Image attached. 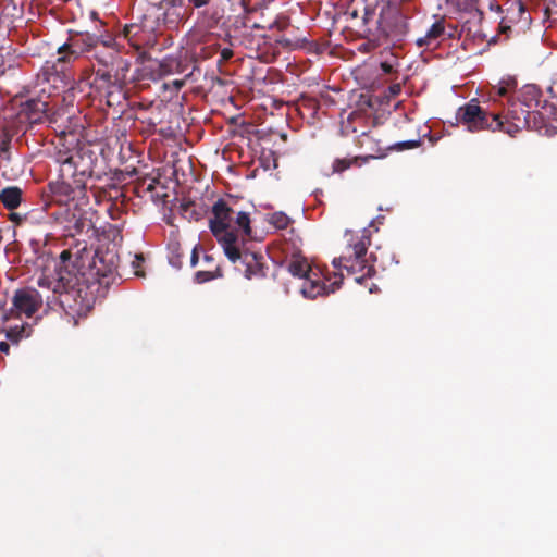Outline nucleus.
Instances as JSON below:
<instances>
[{
  "label": "nucleus",
  "mask_w": 557,
  "mask_h": 557,
  "mask_svg": "<svg viewBox=\"0 0 557 557\" xmlns=\"http://www.w3.org/2000/svg\"><path fill=\"white\" fill-rule=\"evenodd\" d=\"M300 42H301V39H299V38L298 39H289V38H286L285 36H281V40H280L281 47H286L289 49L299 47Z\"/></svg>",
  "instance_id": "obj_26"
},
{
  "label": "nucleus",
  "mask_w": 557,
  "mask_h": 557,
  "mask_svg": "<svg viewBox=\"0 0 557 557\" xmlns=\"http://www.w3.org/2000/svg\"><path fill=\"white\" fill-rule=\"evenodd\" d=\"M96 78H99L107 84H112V75L109 71H103V72H101L100 70L97 71Z\"/></svg>",
  "instance_id": "obj_28"
},
{
  "label": "nucleus",
  "mask_w": 557,
  "mask_h": 557,
  "mask_svg": "<svg viewBox=\"0 0 557 557\" xmlns=\"http://www.w3.org/2000/svg\"><path fill=\"white\" fill-rule=\"evenodd\" d=\"M235 224V231L239 234V237H243L246 240V237L251 234L249 214L244 211L237 212Z\"/></svg>",
  "instance_id": "obj_17"
},
{
  "label": "nucleus",
  "mask_w": 557,
  "mask_h": 557,
  "mask_svg": "<svg viewBox=\"0 0 557 557\" xmlns=\"http://www.w3.org/2000/svg\"><path fill=\"white\" fill-rule=\"evenodd\" d=\"M0 348H9V344L4 341L0 342Z\"/></svg>",
  "instance_id": "obj_38"
},
{
  "label": "nucleus",
  "mask_w": 557,
  "mask_h": 557,
  "mask_svg": "<svg viewBox=\"0 0 557 557\" xmlns=\"http://www.w3.org/2000/svg\"><path fill=\"white\" fill-rule=\"evenodd\" d=\"M141 260H143L141 258H139L138 256H136V260H135V261H133V265H134V267H137Z\"/></svg>",
  "instance_id": "obj_37"
},
{
  "label": "nucleus",
  "mask_w": 557,
  "mask_h": 557,
  "mask_svg": "<svg viewBox=\"0 0 557 557\" xmlns=\"http://www.w3.org/2000/svg\"><path fill=\"white\" fill-rule=\"evenodd\" d=\"M553 3H554L555 5H557V0H553Z\"/></svg>",
  "instance_id": "obj_44"
},
{
  "label": "nucleus",
  "mask_w": 557,
  "mask_h": 557,
  "mask_svg": "<svg viewBox=\"0 0 557 557\" xmlns=\"http://www.w3.org/2000/svg\"><path fill=\"white\" fill-rule=\"evenodd\" d=\"M351 164V161L346 159H337L333 163V172L339 173L348 169Z\"/></svg>",
  "instance_id": "obj_25"
},
{
  "label": "nucleus",
  "mask_w": 557,
  "mask_h": 557,
  "mask_svg": "<svg viewBox=\"0 0 557 557\" xmlns=\"http://www.w3.org/2000/svg\"><path fill=\"white\" fill-rule=\"evenodd\" d=\"M52 215L66 236L74 237L92 228V222L88 216V212H84L76 206L73 208H59Z\"/></svg>",
  "instance_id": "obj_10"
},
{
  "label": "nucleus",
  "mask_w": 557,
  "mask_h": 557,
  "mask_svg": "<svg viewBox=\"0 0 557 557\" xmlns=\"http://www.w3.org/2000/svg\"><path fill=\"white\" fill-rule=\"evenodd\" d=\"M81 50L75 47L72 41H66L58 47L57 53L46 60L42 71L46 79L49 82L51 76L69 78L67 71L73 63L79 58Z\"/></svg>",
  "instance_id": "obj_9"
},
{
  "label": "nucleus",
  "mask_w": 557,
  "mask_h": 557,
  "mask_svg": "<svg viewBox=\"0 0 557 557\" xmlns=\"http://www.w3.org/2000/svg\"><path fill=\"white\" fill-rule=\"evenodd\" d=\"M63 281L57 269L54 274L42 273L38 276L39 289L27 287L14 293L11 308L0 311L2 331L12 345H17L23 338L30 336L32 327L23 321L22 317L32 318L44 301L49 309H54L57 306L62 309L71 307L70 301L73 296Z\"/></svg>",
  "instance_id": "obj_1"
},
{
  "label": "nucleus",
  "mask_w": 557,
  "mask_h": 557,
  "mask_svg": "<svg viewBox=\"0 0 557 557\" xmlns=\"http://www.w3.org/2000/svg\"><path fill=\"white\" fill-rule=\"evenodd\" d=\"M260 161L264 170H275L278 166V157L273 151H269L268 156L263 152Z\"/></svg>",
  "instance_id": "obj_21"
},
{
  "label": "nucleus",
  "mask_w": 557,
  "mask_h": 557,
  "mask_svg": "<svg viewBox=\"0 0 557 557\" xmlns=\"http://www.w3.org/2000/svg\"><path fill=\"white\" fill-rule=\"evenodd\" d=\"M184 0H160L154 4L158 24L174 27L183 17Z\"/></svg>",
  "instance_id": "obj_13"
},
{
  "label": "nucleus",
  "mask_w": 557,
  "mask_h": 557,
  "mask_svg": "<svg viewBox=\"0 0 557 557\" xmlns=\"http://www.w3.org/2000/svg\"><path fill=\"white\" fill-rule=\"evenodd\" d=\"M197 263H198V253H197V248L195 247L193 249L191 256H190V265L196 267Z\"/></svg>",
  "instance_id": "obj_32"
},
{
  "label": "nucleus",
  "mask_w": 557,
  "mask_h": 557,
  "mask_svg": "<svg viewBox=\"0 0 557 557\" xmlns=\"http://www.w3.org/2000/svg\"><path fill=\"white\" fill-rule=\"evenodd\" d=\"M460 11H472L475 8L476 0H450Z\"/></svg>",
  "instance_id": "obj_23"
},
{
  "label": "nucleus",
  "mask_w": 557,
  "mask_h": 557,
  "mask_svg": "<svg viewBox=\"0 0 557 557\" xmlns=\"http://www.w3.org/2000/svg\"><path fill=\"white\" fill-rule=\"evenodd\" d=\"M534 86H525L521 99L511 102L507 110L506 120H511L515 131L533 127L541 131L545 124V114L539 110L541 100Z\"/></svg>",
  "instance_id": "obj_7"
},
{
  "label": "nucleus",
  "mask_w": 557,
  "mask_h": 557,
  "mask_svg": "<svg viewBox=\"0 0 557 557\" xmlns=\"http://www.w3.org/2000/svg\"><path fill=\"white\" fill-rule=\"evenodd\" d=\"M36 110L45 112L47 110V103L46 102H37L36 103Z\"/></svg>",
  "instance_id": "obj_36"
},
{
  "label": "nucleus",
  "mask_w": 557,
  "mask_h": 557,
  "mask_svg": "<svg viewBox=\"0 0 557 557\" xmlns=\"http://www.w3.org/2000/svg\"><path fill=\"white\" fill-rule=\"evenodd\" d=\"M154 30L153 22H149L144 16L140 23H131L125 25L123 29V37L129 42L132 47L139 50L144 45L152 40V33Z\"/></svg>",
  "instance_id": "obj_12"
},
{
  "label": "nucleus",
  "mask_w": 557,
  "mask_h": 557,
  "mask_svg": "<svg viewBox=\"0 0 557 557\" xmlns=\"http://www.w3.org/2000/svg\"><path fill=\"white\" fill-rule=\"evenodd\" d=\"M516 87L515 81L509 78L507 81H502L497 87H495L498 96H506L509 89H513Z\"/></svg>",
  "instance_id": "obj_22"
},
{
  "label": "nucleus",
  "mask_w": 557,
  "mask_h": 557,
  "mask_svg": "<svg viewBox=\"0 0 557 557\" xmlns=\"http://www.w3.org/2000/svg\"><path fill=\"white\" fill-rule=\"evenodd\" d=\"M283 24H284V21H283V17L281 16V22H280L281 29L283 28Z\"/></svg>",
  "instance_id": "obj_42"
},
{
  "label": "nucleus",
  "mask_w": 557,
  "mask_h": 557,
  "mask_svg": "<svg viewBox=\"0 0 557 557\" xmlns=\"http://www.w3.org/2000/svg\"><path fill=\"white\" fill-rule=\"evenodd\" d=\"M182 72H184L182 61L177 57L166 55L156 64V69L151 73V79L157 81Z\"/></svg>",
  "instance_id": "obj_14"
},
{
  "label": "nucleus",
  "mask_w": 557,
  "mask_h": 557,
  "mask_svg": "<svg viewBox=\"0 0 557 557\" xmlns=\"http://www.w3.org/2000/svg\"><path fill=\"white\" fill-rule=\"evenodd\" d=\"M215 277L211 271H198L195 273V281L199 284L209 282Z\"/></svg>",
  "instance_id": "obj_24"
},
{
  "label": "nucleus",
  "mask_w": 557,
  "mask_h": 557,
  "mask_svg": "<svg viewBox=\"0 0 557 557\" xmlns=\"http://www.w3.org/2000/svg\"><path fill=\"white\" fill-rule=\"evenodd\" d=\"M401 91V85L399 83L393 84L388 87V92L392 97L399 95Z\"/></svg>",
  "instance_id": "obj_30"
},
{
  "label": "nucleus",
  "mask_w": 557,
  "mask_h": 557,
  "mask_svg": "<svg viewBox=\"0 0 557 557\" xmlns=\"http://www.w3.org/2000/svg\"><path fill=\"white\" fill-rule=\"evenodd\" d=\"M444 34V25L442 22H435L428 29L426 34L422 37H419L416 40L418 47H435L437 45L438 38Z\"/></svg>",
  "instance_id": "obj_16"
},
{
  "label": "nucleus",
  "mask_w": 557,
  "mask_h": 557,
  "mask_svg": "<svg viewBox=\"0 0 557 557\" xmlns=\"http://www.w3.org/2000/svg\"><path fill=\"white\" fill-rule=\"evenodd\" d=\"M531 23L530 12L521 0H512L507 3L506 14L502 17L499 29L504 34L511 32L512 26L524 29Z\"/></svg>",
  "instance_id": "obj_11"
},
{
  "label": "nucleus",
  "mask_w": 557,
  "mask_h": 557,
  "mask_svg": "<svg viewBox=\"0 0 557 557\" xmlns=\"http://www.w3.org/2000/svg\"><path fill=\"white\" fill-rule=\"evenodd\" d=\"M270 210L272 212L265 214V219L272 224L274 227L278 226V212L274 211V206L269 202H259L257 206V211L261 210Z\"/></svg>",
  "instance_id": "obj_19"
},
{
  "label": "nucleus",
  "mask_w": 557,
  "mask_h": 557,
  "mask_svg": "<svg viewBox=\"0 0 557 557\" xmlns=\"http://www.w3.org/2000/svg\"><path fill=\"white\" fill-rule=\"evenodd\" d=\"M57 161L60 164L59 177L62 189L73 198L86 187L95 165L94 152L87 148L59 152Z\"/></svg>",
  "instance_id": "obj_4"
},
{
  "label": "nucleus",
  "mask_w": 557,
  "mask_h": 557,
  "mask_svg": "<svg viewBox=\"0 0 557 557\" xmlns=\"http://www.w3.org/2000/svg\"><path fill=\"white\" fill-rule=\"evenodd\" d=\"M0 200L8 210L16 209L22 201V189L17 186H9L0 191Z\"/></svg>",
  "instance_id": "obj_15"
},
{
  "label": "nucleus",
  "mask_w": 557,
  "mask_h": 557,
  "mask_svg": "<svg viewBox=\"0 0 557 557\" xmlns=\"http://www.w3.org/2000/svg\"><path fill=\"white\" fill-rule=\"evenodd\" d=\"M234 209L224 199H219L212 207V218L209 220V226L213 235L223 248L227 259L236 263L242 259V251L245 246V239L239 237L235 231Z\"/></svg>",
  "instance_id": "obj_5"
},
{
  "label": "nucleus",
  "mask_w": 557,
  "mask_h": 557,
  "mask_svg": "<svg viewBox=\"0 0 557 557\" xmlns=\"http://www.w3.org/2000/svg\"><path fill=\"white\" fill-rule=\"evenodd\" d=\"M210 0H189L194 4L195 8H201L209 3Z\"/></svg>",
  "instance_id": "obj_33"
},
{
  "label": "nucleus",
  "mask_w": 557,
  "mask_h": 557,
  "mask_svg": "<svg viewBox=\"0 0 557 557\" xmlns=\"http://www.w3.org/2000/svg\"><path fill=\"white\" fill-rule=\"evenodd\" d=\"M96 59L100 64L109 67V66L115 65V62L119 59V54L116 52H104V53L97 52Z\"/></svg>",
  "instance_id": "obj_20"
},
{
  "label": "nucleus",
  "mask_w": 557,
  "mask_h": 557,
  "mask_svg": "<svg viewBox=\"0 0 557 557\" xmlns=\"http://www.w3.org/2000/svg\"><path fill=\"white\" fill-rule=\"evenodd\" d=\"M232 55H233V52L230 49H223L221 52V57L224 60H228Z\"/></svg>",
  "instance_id": "obj_35"
},
{
  "label": "nucleus",
  "mask_w": 557,
  "mask_h": 557,
  "mask_svg": "<svg viewBox=\"0 0 557 557\" xmlns=\"http://www.w3.org/2000/svg\"><path fill=\"white\" fill-rule=\"evenodd\" d=\"M456 120L471 133L483 129H491L494 132L503 125L498 114H493L492 121H490L487 113L475 100H471L467 104L460 107L457 111Z\"/></svg>",
  "instance_id": "obj_8"
},
{
  "label": "nucleus",
  "mask_w": 557,
  "mask_h": 557,
  "mask_svg": "<svg viewBox=\"0 0 557 557\" xmlns=\"http://www.w3.org/2000/svg\"><path fill=\"white\" fill-rule=\"evenodd\" d=\"M170 263L177 269L181 267L180 263H174L173 259H170Z\"/></svg>",
  "instance_id": "obj_39"
},
{
  "label": "nucleus",
  "mask_w": 557,
  "mask_h": 557,
  "mask_svg": "<svg viewBox=\"0 0 557 557\" xmlns=\"http://www.w3.org/2000/svg\"><path fill=\"white\" fill-rule=\"evenodd\" d=\"M184 83H185V82H184L183 79H174V81L171 83V85H172V87H173L176 91H178V90L184 86Z\"/></svg>",
  "instance_id": "obj_34"
},
{
  "label": "nucleus",
  "mask_w": 557,
  "mask_h": 557,
  "mask_svg": "<svg viewBox=\"0 0 557 557\" xmlns=\"http://www.w3.org/2000/svg\"><path fill=\"white\" fill-rule=\"evenodd\" d=\"M506 122H507V125L504 126V124H503L499 129H503L510 136H513L518 131H515V125L512 124L511 120H506Z\"/></svg>",
  "instance_id": "obj_29"
},
{
  "label": "nucleus",
  "mask_w": 557,
  "mask_h": 557,
  "mask_svg": "<svg viewBox=\"0 0 557 557\" xmlns=\"http://www.w3.org/2000/svg\"><path fill=\"white\" fill-rule=\"evenodd\" d=\"M203 259H205L206 262H210L212 260V257L206 255Z\"/></svg>",
  "instance_id": "obj_40"
},
{
  "label": "nucleus",
  "mask_w": 557,
  "mask_h": 557,
  "mask_svg": "<svg viewBox=\"0 0 557 557\" xmlns=\"http://www.w3.org/2000/svg\"><path fill=\"white\" fill-rule=\"evenodd\" d=\"M115 64L117 65V73L121 72V78H124L125 77V73L129 69V63L119 57V59L115 62Z\"/></svg>",
  "instance_id": "obj_27"
},
{
  "label": "nucleus",
  "mask_w": 557,
  "mask_h": 557,
  "mask_svg": "<svg viewBox=\"0 0 557 557\" xmlns=\"http://www.w3.org/2000/svg\"><path fill=\"white\" fill-rule=\"evenodd\" d=\"M280 137H281V139H285V135L282 133L280 134Z\"/></svg>",
  "instance_id": "obj_43"
},
{
  "label": "nucleus",
  "mask_w": 557,
  "mask_h": 557,
  "mask_svg": "<svg viewBox=\"0 0 557 557\" xmlns=\"http://www.w3.org/2000/svg\"><path fill=\"white\" fill-rule=\"evenodd\" d=\"M347 245L338 258H334L332 263L336 269H345L349 274L361 273L356 277L357 283H361L363 278L371 277L375 270L367 256L370 245L368 231L363 228L356 234L346 232Z\"/></svg>",
  "instance_id": "obj_6"
},
{
  "label": "nucleus",
  "mask_w": 557,
  "mask_h": 557,
  "mask_svg": "<svg viewBox=\"0 0 557 557\" xmlns=\"http://www.w3.org/2000/svg\"><path fill=\"white\" fill-rule=\"evenodd\" d=\"M11 135L7 131L0 129V164L11 161Z\"/></svg>",
  "instance_id": "obj_18"
},
{
  "label": "nucleus",
  "mask_w": 557,
  "mask_h": 557,
  "mask_svg": "<svg viewBox=\"0 0 557 557\" xmlns=\"http://www.w3.org/2000/svg\"><path fill=\"white\" fill-rule=\"evenodd\" d=\"M418 143H419L418 140H407V141H401L398 145L401 148H413V147L418 146Z\"/></svg>",
  "instance_id": "obj_31"
},
{
  "label": "nucleus",
  "mask_w": 557,
  "mask_h": 557,
  "mask_svg": "<svg viewBox=\"0 0 557 557\" xmlns=\"http://www.w3.org/2000/svg\"><path fill=\"white\" fill-rule=\"evenodd\" d=\"M289 218L281 212V243L284 242L286 248L281 247V253L284 252V260L281 259V268L284 265L286 271L295 280L294 284H286L287 294L299 293L304 298L315 299L334 293L341 287L343 275L334 274V281L327 286L321 278V273L313 270L308 259L301 255V239L294 235V230H287Z\"/></svg>",
  "instance_id": "obj_3"
},
{
  "label": "nucleus",
  "mask_w": 557,
  "mask_h": 557,
  "mask_svg": "<svg viewBox=\"0 0 557 557\" xmlns=\"http://www.w3.org/2000/svg\"><path fill=\"white\" fill-rule=\"evenodd\" d=\"M61 259L58 270L73 297L81 296L95 285L108 287L116 280L119 256L114 249H83L71 265L66 263L71 259L69 251H63Z\"/></svg>",
  "instance_id": "obj_2"
},
{
  "label": "nucleus",
  "mask_w": 557,
  "mask_h": 557,
  "mask_svg": "<svg viewBox=\"0 0 557 557\" xmlns=\"http://www.w3.org/2000/svg\"><path fill=\"white\" fill-rule=\"evenodd\" d=\"M17 218H18V216H17V214H16V213L11 214V220H17Z\"/></svg>",
  "instance_id": "obj_41"
}]
</instances>
